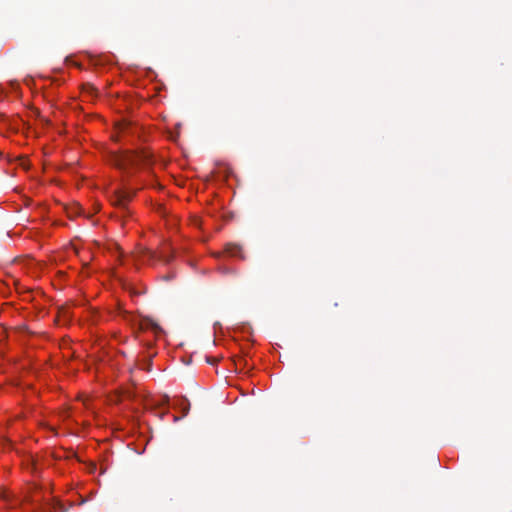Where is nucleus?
Returning a JSON list of instances; mask_svg holds the SVG:
<instances>
[{
	"instance_id": "obj_1",
	"label": "nucleus",
	"mask_w": 512,
	"mask_h": 512,
	"mask_svg": "<svg viewBox=\"0 0 512 512\" xmlns=\"http://www.w3.org/2000/svg\"><path fill=\"white\" fill-rule=\"evenodd\" d=\"M111 162L121 170H128L129 168L137 166H150L153 163V156L144 148L137 150H124L113 153L111 156Z\"/></svg>"
},
{
	"instance_id": "obj_2",
	"label": "nucleus",
	"mask_w": 512,
	"mask_h": 512,
	"mask_svg": "<svg viewBox=\"0 0 512 512\" xmlns=\"http://www.w3.org/2000/svg\"><path fill=\"white\" fill-rule=\"evenodd\" d=\"M133 195L134 193H130L129 191L115 190L110 196V201L115 207L125 210Z\"/></svg>"
},
{
	"instance_id": "obj_3",
	"label": "nucleus",
	"mask_w": 512,
	"mask_h": 512,
	"mask_svg": "<svg viewBox=\"0 0 512 512\" xmlns=\"http://www.w3.org/2000/svg\"><path fill=\"white\" fill-rule=\"evenodd\" d=\"M248 359H251L250 354H234L232 357H228L227 360L231 363L234 368V371L241 369L244 366L248 365Z\"/></svg>"
},
{
	"instance_id": "obj_4",
	"label": "nucleus",
	"mask_w": 512,
	"mask_h": 512,
	"mask_svg": "<svg viewBox=\"0 0 512 512\" xmlns=\"http://www.w3.org/2000/svg\"><path fill=\"white\" fill-rule=\"evenodd\" d=\"M139 329L140 330H152L154 333H158L161 331V327L157 322H155L152 318L143 317L139 320Z\"/></svg>"
},
{
	"instance_id": "obj_5",
	"label": "nucleus",
	"mask_w": 512,
	"mask_h": 512,
	"mask_svg": "<svg viewBox=\"0 0 512 512\" xmlns=\"http://www.w3.org/2000/svg\"><path fill=\"white\" fill-rule=\"evenodd\" d=\"M199 358L197 359L198 362H203L209 365H216L221 360H224L223 357H217V356H211L208 354H198Z\"/></svg>"
},
{
	"instance_id": "obj_6",
	"label": "nucleus",
	"mask_w": 512,
	"mask_h": 512,
	"mask_svg": "<svg viewBox=\"0 0 512 512\" xmlns=\"http://www.w3.org/2000/svg\"><path fill=\"white\" fill-rule=\"evenodd\" d=\"M140 255V259L143 261V262H152L154 261L156 258H157V255L154 251H151L149 249H146V248H142L141 251L139 252Z\"/></svg>"
},
{
	"instance_id": "obj_7",
	"label": "nucleus",
	"mask_w": 512,
	"mask_h": 512,
	"mask_svg": "<svg viewBox=\"0 0 512 512\" xmlns=\"http://www.w3.org/2000/svg\"><path fill=\"white\" fill-rule=\"evenodd\" d=\"M132 397H133V393L131 390L122 389L120 391H117L111 400L118 403V402H121L124 398L131 399Z\"/></svg>"
},
{
	"instance_id": "obj_8",
	"label": "nucleus",
	"mask_w": 512,
	"mask_h": 512,
	"mask_svg": "<svg viewBox=\"0 0 512 512\" xmlns=\"http://www.w3.org/2000/svg\"><path fill=\"white\" fill-rule=\"evenodd\" d=\"M226 251L227 253H229L231 256H234V257H240L242 259H244V256L242 255V248L239 246V245H236V244H228L226 246Z\"/></svg>"
},
{
	"instance_id": "obj_9",
	"label": "nucleus",
	"mask_w": 512,
	"mask_h": 512,
	"mask_svg": "<svg viewBox=\"0 0 512 512\" xmlns=\"http://www.w3.org/2000/svg\"><path fill=\"white\" fill-rule=\"evenodd\" d=\"M179 361L182 364L188 366V365L192 364V362H193V354H182L179 358Z\"/></svg>"
},
{
	"instance_id": "obj_10",
	"label": "nucleus",
	"mask_w": 512,
	"mask_h": 512,
	"mask_svg": "<svg viewBox=\"0 0 512 512\" xmlns=\"http://www.w3.org/2000/svg\"><path fill=\"white\" fill-rule=\"evenodd\" d=\"M59 317L63 318L65 321H68L71 317L69 309L66 307H61L59 309Z\"/></svg>"
},
{
	"instance_id": "obj_11",
	"label": "nucleus",
	"mask_w": 512,
	"mask_h": 512,
	"mask_svg": "<svg viewBox=\"0 0 512 512\" xmlns=\"http://www.w3.org/2000/svg\"><path fill=\"white\" fill-rule=\"evenodd\" d=\"M0 498L5 500V501H8L9 500V494L6 491L1 490L0 491Z\"/></svg>"
},
{
	"instance_id": "obj_12",
	"label": "nucleus",
	"mask_w": 512,
	"mask_h": 512,
	"mask_svg": "<svg viewBox=\"0 0 512 512\" xmlns=\"http://www.w3.org/2000/svg\"><path fill=\"white\" fill-rule=\"evenodd\" d=\"M159 259H161L162 261L167 262V263L170 261V257L166 256L164 254V252H161V255L159 256Z\"/></svg>"
},
{
	"instance_id": "obj_13",
	"label": "nucleus",
	"mask_w": 512,
	"mask_h": 512,
	"mask_svg": "<svg viewBox=\"0 0 512 512\" xmlns=\"http://www.w3.org/2000/svg\"><path fill=\"white\" fill-rule=\"evenodd\" d=\"M188 410H189V403L187 404V406L184 408V415L188 414Z\"/></svg>"
}]
</instances>
